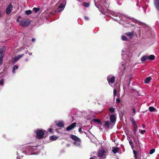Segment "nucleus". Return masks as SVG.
<instances>
[{
  "label": "nucleus",
  "mask_w": 159,
  "mask_h": 159,
  "mask_svg": "<svg viewBox=\"0 0 159 159\" xmlns=\"http://www.w3.org/2000/svg\"><path fill=\"white\" fill-rule=\"evenodd\" d=\"M114 15L116 17L119 16V19L113 18L114 20L118 21L120 24L123 25L125 27L136 26L138 28H141L145 25L144 24L137 21L134 19L128 18L123 15L119 14H114Z\"/></svg>",
  "instance_id": "1"
},
{
  "label": "nucleus",
  "mask_w": 159,
  "mask_h": 159,
  "mask_svg": "<svg viewBox=\"0 0 159 159\" xmlns=\"http://www.w3.org/2000/svg\"><path fill=\"white\" fill-rule=\"evenodd\" d=\"M31 144L25 145L24 146H20L19 151L17 152V154H20V152L26 155H37L40 152V150L38 148L39 146H33L30 145Z\"/></svg>",
  "instance_id": "2"
},
{
  "label": "nucleus",
  "mask_w": 159,
  "mask_h": 159,
  "mask_svg": "<svg viewBox=\"0 0 159 159\" xmlns=\"http://www.w3.org/2000/svg\"><path fill=\"white\" fill-rule=\"evenodd\" d=\"M34 132L36 134V137L38 139H41L43 138L45 133L47 132L42 129H37L34 130Z\"/></svg>",
  "instance_id": "3"
},
{
  "label": "nucleus",
  "mask_w": 159,
  "mask_h": 159,
  "mask_svg": "<svg viewBox=\"0 0 159 159\" xmlns=\"http://www.w3.org/2000/svg\"><path fill=\"white\" fill-rule=\"evenodd\" d=\"M70 137L73 140H74L73 143L76 146L79 148H82L80 139L76 136L73 135H71Z\"/></svg>",
  "instance_id": "4"
},
{
  "label": "nucleus",
  "mask_w": 159,
  "mask_h": 159,
  "mask_svg": "<svg viewBox=\"0 0 159 159\" xmlns=\"http://www.w3.org/2000/svg\"><path fill=\"white\" fill-rule=\"evenodd\" d=\"M30 23V21L29 19L24 18L21 20L19 24L21 27H25L29 26Z\"/></svg>",
  "instance_id": "5"
},
{
  "label": "nucleus",
  "mask_w": 159,
  "mask_h": 159,
  "mask_svg": "<svg viewBox=\"0 0 159 159\" xmlns=\"http://www.w3.org/2000/svg\"><path fill=\"white\" fill-rule=\"evenodd\" d=\"M6 47L2 46L0 49V65H1L3 62V58L5 55Z\"/></svg>",
  "instance_id": "6"
},
{
  "label": "nucleus",
  "mask_w": 159,
  "mask_h": 159,
  "mask_svg": "<svg viewBox=\"0 0 159 159\" xmlns=\"http://www.w3.org/2000/svg\"><path fill=\"white\" fill-rule=\"evenodd\" d=\"M107 80L109 84L112 86L115 80V77L113 75H109L107 77Z\"/></svg>",
  "instance_id": "7"
},
{
  "label": "nucleus",
  "mask_w": 159,
  "mask_h": 159,
  "mask_svg": "<svg viewBox=\"0 0 159 159\" xmlns=\"http://www.w3.org/2000/svg\"><path fill=\"white\" fill-rule=\"evenodd\" d=\"M105 152V151L103 148L99 149L98 156L99 157L100 159H106L105 157L103 156Z\"/></svg>",
  "instance_id": "8"
},
{
  "label": "nucleus",
  "mask_w": 159,
  "mask_h": 159,
  "mask_svg": "<svg viewBox=\"0 0 159 159\" xmlns=\"http://www.w3.org/2000/svg\"><path fill=\"white\" fill-rule=\"evenodd\" d=\"M13 10V7L11 4H9L6 9V13L9 15Z\"/></svg>",
  "instance_id": "9"
},
{
  "label": "nucleus",
  "mask_w": 159,
  "mask_h": 159,
  "mask_svg": "<svg viewBox=\"0 0 159 159\" xmlns=\"http://www.w3.org/2000/svg\"><path fill=\"white\" fill-rule=\"evenodd\" d=\"M65 5L64 3H61L57 9V11L59 12H61L64 9Z\"/></svg>",
  "instance_id": "10"
},
{
  "label": "nucleus",
  "mask_w": 159,
  "mask_h": 159,
  "mask_svg": "<svg viewBox=\"0 0 159 159\" xmlns=\"http://www.w3.org/2000/svg\"><path fill=\"white\" fill-rule=\"evenodd\" d=\"M23 54L18 55L16 56L12 60V63H15L16 62L22 57L24 56Z\"/></svg>",
  "instance_id": "11"
},
{
  "label": "nucleus",
  "mask_w": 159,
  "mask_h": 159,
  "mask_svg": "<svg viewBox=\"0 0 159 159\" xmlns=\"http://www.w3.org/2000/svg\"><path fill=\"white\" fill-rule=\"evenodd\" d=\"M56 125L57 126L61 128H63L64 127V121L62 120H59L58 121H55Z\"/></svg>",
  "instance_id": "12"
},
{
  "label": "nucleus",
  "mask_w": 159,
  "mask_h": 159,
  "mask_svg": "<svg viewBox=\"0 0 159 159\" xmlns=\"http://www.w3.org/2000/svg\"><path fill=\"white\" fill-rule=\"evenodd\" d=\"M153 2L156 9L159 11V0H153Z\"/></svg>",
  "instance_id": "13"
},
{
  "label": "nucleus",
  "mask_w": 159,
  "mask_h": 159,
  "mask_svg": "<svg viewBox=\"0 0 159 159\" xmlns=\"http://www.w3.org/2000/svg\"><path fill=\"white\" fill-rule=\"evenodd\" d=\"M76 125V123L75 122H74L71 125L68 126L66 128V129L67 130L69 131L71 130L72 129L74 128Z\"/></svg>",
  "instance_id": "14"
},
{
  "label": "nucleus",
  "mask_w": 159,
  "mask_h": 159,
  "mask_svg": "<svg viewBox=\"0 0 159 159\" xmlns=\"http://www.w3.org/2000/svg\"><path fill=\"white\" fill-rule=\"evenodd\" d=\"M110 119L111 122L112 123L115 122L116 121V116L113 114H111L110 115Z\"/></svg>",
  "instance_id": "15"
},
{
  "label": "nucleus",
  "mask_w": 159,
  "mask_h": 159,
  "mask_svg": "<svg viewBox=\"0 0 159 159\" xmlns=\"http://www.w3.org/2000/svg\"><path fill=\"white\" fill-rule=\"evenodd\" d=\"M111 125V124L109 121H105V124L103 125V127L108 129L110 128V126Z\"/></svg>",
  "instance_id": "16"
},
{
  "label": "nucleus",
  "mask_w": 159,
  "mask_h": 159,
  "mask_svg": "<svg viewBox=\"0 0 159 159\" xmlns=\"http://www.w3.org/2000/svg\"><path fill=\"white\" fill-rule=\"evenodd\" d=\"M121 65V66L120 67V70L122 74H123L125 73L124 71L125 70V66L124 65V63H123V62H122Z\"/></svg>",
  "instance_id": "17"
},
{
  "label": "nucleus",
  "mask_w": 159,
  "mask_h": 159,
  "mask_svg": "<svg viewBox=\"0 0 159 159\" xmlns=\"http://www.w3.org/2000/svg\"><path fill=\"white\" fill-rule=\"evenodd\" d=\"M125 35L130 38H132L134 36V33L133 31L127 32L125 33Z\"/></svg>",
  "instance_id": "18"
},
{
  "label": "nucleus",
  "mask_w": 159,
  "mask_h": 159,
  "mask_svg": "<svg viewBox=\"0 0 159 159\" xmlns=\"http://www.w3.org/2000/svg\"><path fill=\"white\" fill-rule=\"evenodd\" d=\"M58 137L56 135H52L49 138L52 141H55L58 138Z\"/></svg>",
  "instance_id": "19"
},
{
  "label": "nucleus",
  "mask_w": 159,
  "mask_h": 159,
  "mask_svg": "<svg viewBox=\"0 0 159 159\" xmlns=\"http://www.w3.org/2000/svg\"><path fill=\"white\" fill-rule=\"evenodd\" d=\"M18 68V66L17 65H15L13 66L12 69V73L13 74L16 73V70H17Z\"/></svg>",
  "instance_id": "20"
},
{
  "label": "nucleus",
  "mask_w": 159,
  "mask_h": 159,
  "mask_svg": "<svg viewBox=\"0 0 159 159\" xmlns=\"http://www.w3.org/2000/svg\"><path fill=\"white\" fill-rule=\"evenodd\" d=\"M92 121L95 122H97L101 125H102V122L99 119H93Z\"/></svg>",
  "instance_id": "21"
},
{
  "label": "nucleus",
  "mask_w": 159,
  "mask_h": 159,
  "mask_svg": "<svg viewBox=\"0 0 159 159\" xmlns=\"http://www.w3.org/2000/svg\"><path fill=\"white\" fill-rule=\"evenodd\" d=\"M118 150L119 148L118 147H113L112 148V151L114 153H116L118 152Z\"/></svg>",
  "instance_id": "22"
},
{
  "label": "nucleus",
  "mask_w": 159,
  "mask_h": 159,
  "mask_svg": "<svg viewBox=\"0 0 159 159\" xmlns=\"http://www.w3.org/2000/svg\"><path fill=\"white\" fill-rule=\"evenodd\" d=\"M148 56V59H149L151 60H152L154 59L155 58V56L153 55H151L149 56Z\"/></svg>",
  "instance_id": "23"
},
{
  "label": "nucleus",
  "mask_w": 159,
  "mask_h": 159,
  "mask_svg": "<svg viewBox=\"0 0 159 159\" xmlns=\"http://www.w3.org/2000/svg\"><path fill=\"white\" fill-rule=\"evenodd\" d=\"M151 79V78L150 77H147L144 81V83L145 84H148L150 81Z\"/></svg>",
  "instance_id": "24"
},
{
  "label": "nucleus",
  "mask_w": 159,
  "mask_h": 159,
  "mask_svg": "<svg viewBox=\"0 0 159 159\" xmlns=\"http://www.w3.org/2000/svg\"><path fill=\"white\" fill-rule=\"evenodd\" d=\"M148 59V56H144L142 57L141 60L142 61H144Z\"/></svg>",
  "instance_id": "25"
},
{
  "label": "nucleus",
  "mask_w": 159,
  "mask_h": 159,
  "mask_svg": "<svg viewBox=\"0 0 159 159\" xmlns=\"http://www.w3.org/2000/svg\"><path fill=\"white\" fill-rule=\"evenodd\" d=\"M148 109L151 112H153L155 111L156 109L152 107H149Z\"/></svg>",
  "instance_id": "26"
},
{
  "label": "nucleus",
  "mask_w": 159,
  "mask_h": 159,
  "mask_svg": "<svg viewBox=\"0 0 159 159\" xmlns=\"http://www.w3.org/2000/svg\"><path fill=\"white\" fill-rule=\"evenodd\" d=\"M121 39L123 41H128V39H127V37L125 36L122 35L121 37Z\"/></svg>",
  "instance_id": "27"
},
{
  "label": "nucleus",
  "mask_w": 159,
  "mask_h": 159,
  "mask_svg": "<svg viewBox=\"0 0 159 159\" xmlns=\"http://www.w3.org/2000/svg\"><path fill=\"white\" fill-rule=\"evenodd\" d=\"M138 129V126L137 125L136 126H134V135L136 134V133Z\"/></svg>",
  "instance_id": "28"
},
{
  "label": "nucleus",
  "mask_w": 159,
  "mask_h": 159,
  "mask_svg": "<svg viewBox=\"0 0 159 159\" xmlns=\"http://www.w3.org/2000/svg\"><path fill=\"white\" fill-rule=\"evenodd\" d=\"M130 120H131V121L132 122L133 124L134 125V126H136L137 125L135 121V120H134V119L133 118H131L130 119Z\"/></svg>",
  "instance_id": "29"
},
{
  "label": "nucleus",
  "mask_w": 159,
  "mask_h": 159,
  "mask_svg": "<svg viewBox=\"0 0 159 159\" xmlns=\"http://www.w3.org/2000/svg\"><path fill=\"white\" fill-rule=\"evenodd\" d=\"M32 12V11L30 10H27L25 11V13L26 15H28L30 14Z\"/></svg>",
  "instance_id": "30"
},
{
  "label": "nucleus",
  "mask_w": 159,
  "mask_h": 159,
  "mask_svg": "<svg viewBox=\"0 0 159 159\" xmlns=\"http://www.w3.org/2000/svg\"><path fill=\"white\" fill-rule=\"evenodd\" d=\"M109 111L111 113H113L115 111V109L113 107H111L109 109Z\"/></svg>",
  "instance_id": "31"
},
{
  "label": "nucleus",
  "mask_w": 159,
  "mask_h": 159,
  "mask_svg": "<svg viewBox=\"0 0 159 159\" xmlns=\"http://www.w3.org/2000/svg\"><path fill=\"white\" fill-rule=\"evenodd\" d=\"M133 149V153L134 154V156L135 157L136 159L137 158V152L136 151H135L134 150V148Z\"/></svg>",
  "instance_id": "32"
},
{
  "label": "nucleus",
  "mask_w": 159,
  "mask_h": 159,
  "mask_svg": "<svg viewBox=\"0 0 159 159\" xmlns=\"http://www.w3.org/2000/svg\"><path fill=\"white\" fill-rule=\"evenodd\" d=\"M33 10L36 13L39 10V9L38 8L34 7L33 8Z\"/></svg>",
  "instance_id": "33"
},
{
  "label": "nucleus",
  "mask_w": 159,
  "mask_h": 159,
  "mask_svg": "<svg viewBox=\"0 0 159 159\" xmlns=\"http://www.w3.org/2000/svg\"><path fill=\"white\" fill-rule=\"evenodd\" d=\"M155 151V149H151L149 152V154H153Z\"/></svg>",
  "instance_id": "34"
},
{
  "label": "nucleus",
  "mask_w": 159,
  "mask_h": 159,
  "mask_svg": "<svg viewBox=\"0 0 159 159\" xmlns=\"http://www.w3.org/2000/svg\"><path fill=\"white\" fill-rule=\"evenodd\" d=\"M137 91L134 89H131L130 90V92L131 93H133L134 92H135Z\"/></svg>",
  "instance_id": "35"
},
{
  "label": "nucleus",
  "mask_w": 159,
  "mask_h": 159,
  "mask_svg": "<svg viewBox=\"0 0 159 159\" xmlns=\"http://www.w3.org/2000/svg\"><path fill=\"white\" fill-rule=\"evenodd\" d=\"M83 5L85 7H88L89 6V4L85 2L83 3Z\"/></svg>",
  "instance_id": "36"
},
{
  "label": "nucleus",
  "mask_w": 159,
  "mask_h": 159,
  "mask_svg": "<svg viewBox=\"0 0 159 159\" xmlns=\"http://www.w3.org/2000/svg\"><path fill=\"white\" fill-rule=\"evenodd\" d=\"M129 144H130V145L131 146L132 149H133L134 148L133 147V143L132 141L131 140L129 141Z\"/></svg>",
  "instance_id": "37"
},
{
  "label": "nucleus",
  "mask_w": 159,
  "mask_h": 159,
  "mask_svg": "<svg viewBox=\"0 0 159 159\" xmlns=\"http://www.w3.org/2000/svg\"><path fill=\"white\" fill-rule=\"evenodd\" d=\"M117 94L116 90V89H114L113 90V94L114 97L116 96Z\"/></svg>",
  "instance_id": "38"
},
{
  "label": "nucleus",
  "mask_w": 159,
  "mask_h": 159,
  "mask_svg": "<svg viewBox=\"0 0 159 159\" xmlns=\"http://www.w3.org/2000/svg\"><path fill=\"white\" fill-rule=\"evenodd\" d=\"M4 81L3 79H2L0 80V84L1 85H2L3 84Z\"/></svg>",
  "instance_id": "39"
},
{
  "label": "nucleus",
  "mask_w": 159,
  "mask_h": 159,
  "mask_svg": "<svg viewBox=\"0 0 159 159\" xmlns=\"http://www.w3.org/2000/svg\"><path fill=\"white\" fill-rule=\"evenodd\" d=\"M48 131L50 133H52V128H49Z\"/></svg>",
  "instance_id": "40"
},
{
  "label": "nucleus",
  "mask_w": 159,
  "mask_h": 159,
  "mask_svg": "<svg viewBox=\"0 0 159 159\" xmlns=\"http://www.w3.org/2000/svg\"><path fill=\"white\" fill-rule=\"evenodd\" d=\"M116 101L117 102L120 103V99L119 98H117L116 99Z\"/></svg>",
  "instance_id": "41"
},
{
  "label": "nucleus",
  "mask_w": 159,
  "mask_h": 159,
  "mask_svg": "<svg viewBox=\"0 0 159 159\" xmlns=\"http://www.w3.org/2000/svg\"><path fill=\"white\" fill-rule=\"evenodd\" d=\"M145 132V130H141V133L142 134H143Z\"/></svg>",
  "instance_id": "42"
},
{
  "label": "nucleus",
  "mask_w": 159,
  "mask_h": 159,
  "mask_svg": "<svg viewBox=\"0 0 159 159\" xmlns=\"http://www.w3.org/2000/svg\"><path fill=\"white\" fill-rule=\"evenodd\" d=\"M134 94L136 96H138L139 95V93L137 91L135 93H134Z\"/></svg>",
  "instance_id": "43"
},
{
  "label": "nucleus",
  "mask_w": 159,
  "mask_h": 159,
  "mask_svg": "<svg viewBox=\"0 0 159 159\" xmlns=\"http://www.w3.org/2000/svg\"><path fill=\"white\" fill-rule=\"evenodd\" d=\"M97 157L95 156H94L93 157H91L89 159H97Z\"/></svg>",
  "instance_id": "44"
},
{
  "label": "nucleus",
  "mask_w": 159,
  "mask_h": 159,
  "mask_svg": "<svg viewBox=\"0 0 159 159\" xmlns=\"http://www.w3.org/2000/svg\"><path fill=\"white\" fill-rule=\"evenodd\" d=\"M84 19L86 20H89V17L86 16H84Z\"/></svg>",
  "instance_id": "45"
},
{
  "label": "nucleus",
  "mask_w": 159,
  "mask_h": 159,
  "mask_svg": "<svg viewBox=\"0 0 159 159\" xmlns=\"http://www.w3.org/2000/svg\"><path fill=\"white\" fill-rule=\"evenodd\" d=\"M132 110H133V112L134 113H135V112H136L135 109L134 108H133Z\"/></svg>",
  "instance_id": "46"
},
{
  "label": "nucleus",
  "mask_w": 159,
  "mask_h": 159,
  "mask_svg": "<svg viewBox=\"0 0 159 159\" xmlns=\"http://www.w3.org/2000/svg\"><path fill=\"white\" fill-rule=\"evenodd\" d=\"M81 131H82V129L81 128H79V131L80 132V133H81Z\"/></svg>",
  "instance_id": "47"
},
{
  "label": "nucleus",
  "mask_w": 159,
  "mask_h": 159,
  "mask_svg": "<svg viewBox=\"0 0 159 159\" xmlns=\"http://www.w3.org/2000/svg\"><path fill=\"white\" fill-rule=\"evenodd\" d=\"M35 39L34 38H33L32 39V41L33 42H34L35 41Z\"/></svg>",
  "instance_id": "48"
},
{
  "label": "nucleus",
  "mask_w": 159,
  "mask_h": 159,
  "mask_svg": "<svg viewBox=\"0 0 159 159\" xmlns=\"http://www.w3.org/2000/svg\"><path fill=\"white\" fill-rule=\"evenodd\" d=\"M19 155H18V156H17V159L18 158H19V159H20V158L19 157H20V156H19ZM20 157H22V156H20Z\"/></svg>",
  "instance_id": "49"
},
{
  "label": "nucleus",
  "mask_w": 159,
  "mask_h": 159,
  "mask_svg": "<svg viewBox=\"0 0 159 159\" xmlns=\"http://www.w3.org/2000/svg\"><path fill=\"white\" fill-rule=\"evenodd\" d=\"M126 50L125 49V50H122V52H126Z\"/></svg>",
  "instance_id": "50"
},
{
  "label": "nucleus",
  "mask_w": 159,
  "mask_h": 159,
  "mask_svg": "<svg viewBox=\"0 0 159 159\" xmlns=\"http://www.w3.org/2000/svg\"><path fill=\"white\" fill-rule=\"evenodd\" d=\"M28 54L30 55H32V53L30 52L28 53Z\"/></svg>",
  "instance_id": "51"
},
{
  "label": "nucleus",
  "mask_w": 159,
  "mask_h": 159,
  "mask_svg": "<svg viewBox=\"0 0 159 159\" xmlns=\"http://www.w3.org/2000/svg\"><path fill=\"white\" fill-rule=\"evenodd\" d=\"M16 21L17 22H20L19 20L18 19H16Z\"/></svg>",
  "instance_id": "52"
},
{
  "label": "nucleus",
  "mask_w": 159,
  "mask_h": 159,
  "mask_svg": "<svg viewBox=\"0 0 159 159\" xmlns=\"http://www.w3.org/2000/svg\"><path fill=\"white\" fill-rule=\"evenodd\" d=\"M145 125H143V128H145Z\"/></svg>",
  "instance_id": "53"
},
{
  "label": "nucleus",
  "mask_w": 159,
  "mask_h": 159,
  "mask_svg": "<svg viewBox=\"0 0 159 159\" xmlns=\"http://www.w3.org/2000/svg\"><path fill=\"white\" fill-rule=\"evenodd\" d=\"M3 136L4 138H5V134H3Z\"/></svg>",
  "instance_id": "54"
},
{
  "label": "nucleus",
  "mask_w": 159,
  "mask_h": 159,
  "mask_svg": "<svg viewBox=\"0 0 159 159\" xmlns=\"http://www.w3.org/2000/svg\"><path fill=\"white\" fill-rule=\"evenodd\" d=\"M131 77H130V80H131ZM130 81H129V83H130Z\"/></svg>",
  "instance_id": "55"
},
{
  "label": "nucleus",
  "mask_w": 159,
  "mask_h": 159,
  "mask_svg": "<svg viewBox=\"0 0 159 159\" xmlns=\"http://www.w3.org/2000/svg\"><path fill=\"white\" fill-rule=\"evenodd\" d=\"M121 55H124V54H122Z\"/></svg>",
  "instance_id": "56"
},
{
  "label": "nucleus",
  "mask_w": 159,
  "mask_h": 159,
  "mask_svg": "<svg viewBox=\"0 0 159 159\" xmlns=\"http://www.w3.org/2000/svg\"><path fill=\"white\" fill-rule=\"evenodd\" d=\"M27 59H26V61H27Z\"/></svg>",
  "instance_id": "57"
}]
</instances>
